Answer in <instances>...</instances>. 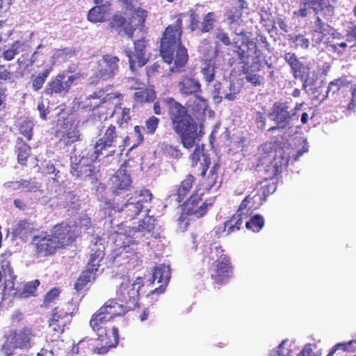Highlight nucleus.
<instances>
[{"label": "nucleus", "mask_w": 356, "mask_h": 356, "mask_svg": "<svg viewBox=\"0 0 356 356\" xmlns=\"http://www.w3.org/2000/svg\"><path fill=\"white\" fill-rule=\"evenodd\" d=\"M168 106V115L174 131L179 136L181 143L186 149L194 147L203 135L197 120H202L209 108L208 100L195 95L186 102V106L173 97L164 99Z\"/></svg>", "instance_id": "1"}, {"label": "nucleus", "mask_w": 356, "mask_h": 356, "mask_svg": "<svg viewBox=\"0 0 356 356\" xmlns=\"http://www.w3.org/2000/svg\"><path fill=\"white\" fill-rule=\"evenodd\" d=\"M117 1L122 8L129 12V14L119 11L115 13L109 19L108 27L119 35L132 38L138 28L145 26L148 11L140 6L139 0H117Z\"/></svg>", "instance_id": "2"}, {"label": "nucleus", "mask_w": 356, "mask_h": 356, "mask_svg": "<svg viewBox=\"0 0 356 356\" xmlns=\"http://www.w3.org/2000/svg\"><path fill=\"white\" fill-rule=\"evenodd\" d=\"M186 13H181L175 16V24L168 25L164 30L160 40V53L163 60L171 64L174 60V52L177 47L181 44L183 34V18Z\"/></svg>", "instance_id": "3"}, {"label": "nucleus", "mask_w": 356, "mask_h": 356, "mask_svg": "<svg viewBox=\"0 0 356 356\" xmlns=\"http://www.w3.org/2000/svg\"><path fill=\"white\" fill-rule=\"evenodd\" d=\"M121 94L111 93L103 99H99L95 93L88 99L86 108L92 111L93 114L99 118H112L118 114V109H121L122 103L116 99L121 97Z\"/></svg>", "instance_id": "4"}, {"label": "nucleus", "mask_w": 356, "mask_h": 356, "mask_svg": "<svg viewBox=\"0 0 356 356\" xmlns=\"http://www.w3.org/2000/svg\"><path fill=\"white\" fill-rule=\"evenodd\" d=\"M215 250L217 259L212 263L209 273L213 284L222 286L233 276L234 267L230 257L224 253L221 246L216 247Z\"/></svg>", "instance_id": "5"}, {"label": "nucleus", "mask_w": 356, "mask_h": 356, "mask_svg": "<svg viewBox=\"0 0 356 356\" xmlns=\"http://www.w3.org/2000/svg\"><path fill=\"white\" fill-rule=\"evenodd\" d=\"M143 285L142 277H138L131 282L128 277H123L116 289V298L119 302L125 304L126 308L133 310L138 306L139 291Z\"/></svg>", "instance_id": "6"}, {"label": "nucleus", "mask_w": 356, "mask_h": 356, "mask_svg": "<svg viewBox=\"0 0 356 356\" xmlns=\"http://www.w3.org/2000/svg\"><path fill=\"white\" fill-rule=\"evenodd\" d=\"M334 10V6L327 0H300V8L293 12V15L298 18H305L312 10L315 17H332Z\"/></svg>", "instance_id": "7"}, {"label": "nucleus", "mask_w": 356, "mask_h": 356, "mask_svg": "<svg viewBox=\"0 0 356 356\" xmlns=\"http://www.w3.org/2000/svg\"><path fill=\"white\" fill-rule=\"evenodd\" d=\"M203 193L199 194L198 191H194L186 199L183 204V211L188 216H193L197 218L204 216L213 207L216 197L203 200Z\"/></svg>", "instance_id": "8"}, {"label": "nucleus", "mask_w": 356, "mask_h": 356, "mask_svg": "<svg viewBox=\"0 0 356 356\" xmlns=\"http://www.w3.org/2000/svg\"><path fill=\"white\" fill-rule=\"evenodd\" d=\"M51 234L60 249H65L76 241L79 229L76 222L62 221L53 227Z\"/></svg>", "instance_id": "9"}, {"label": "nucleus", "mask_w": 356, "mask_h": 356, "mask_svg": "<svg viewBox=\"0 0 356 356\" xmlns=\"http://www.w3.org/2000/svg\"><path fill=\"white\" fill-rule=\"evenodd\" d=\"M147 43V41L145 38L138 39L134 41V51L130 48L124 49L132 72H135L137 69L143 67L148 63L149 57L146 54Z\"/></svg>", "instance_id": "10"}, {"label": "nucleus", "mask_w": 356, "mask_h": 356, "mask_svg": "<svg viewBox=\"0 0 356 356\" xmlns=\"http://www.w3.org/2000/svg\"><path fill=\"white\" fill-rule=\"evenodd\" d=\"M35 253L38 257H46L54 255L58 250L60 249L52 234L42 232L34 235L31 239Z\"/></svg>", "instance_id": "11"}, {"label": "nucleus", "mask_w": 356, "mask_h": 356, "mask_svg": "<svg viewBox=\"0 0 356 356\" xmlns=\"http://www.w3.org/2000/svg\"><path fill=\"white\" fill-rule=\"evenodd\" d=\"M79 78V74H72L65 79L63 74L58 73L47 83L44 93L50 97L54 95H64L70 91L74 83Z\"/></svg>", "instance_id": "12"}, {"label": "nucleus", "mask_w": 356, "mask_h": 356, "mask_svg": "<svg viewBox=\"0 0 356 356\" xmlns=\"http://www.w3.org/2000/svg\"><path fill=\"white\" fill-rule=\"evenodd\" d=\"M283 58L289 65L293 78L300 79L302 82L303 89H306L310 77V65L300 61L293 52H285Z\"/></svg>", "instance_id": "13"}, {"label": "nucleus", "mask_w": 356, "mask_h": 356, "mask_svg": "<svg viewBox=\"0 0 356 356\" xmlns=\"http://www.w3.org/2000/svg\"><path fill=\"white\" fill-rule=\"evenodd\" d=\"M298 107L290 109L288 102H275L273 104L270 115L279 129H284L289 126L293 117L296 115Z\"/></svg>", "instance_id": "14"}, {"label": "nucleus", "mask_w": 356, "mask_h": 356, "mask_svg": "<svg viewBox=\"0 0 356 356\" xmlns=\"http://www.w3.org/2000/svg\"><path fill=\"white\" fill-rule=\"evenodd\" d=\"M102 137L97 140L95 145L94 160H97L103 154L104 150L115 147L118 138H120L117 127L112 124L102 126Z\"/></svg>", "instance_id": "15"}, {"label": "nucleus", "mask_w": 356, "mask_h": 356, "mask_svg": "<svg viewBox=\"0 0 356 356\" xmlns=\"http://www.w3.org/2000/svg\"><path fill=\"white\" fill-rule=\"evenodd\" d=\"M270 193L269 185L257 186L254 192L246 196L239 204V210H256L266 201Z\"/></svg>", "instance_id": "16"}, {"label": "nucleus", "mask_w": 356, "mask_h": 356, "mask_svg": "<svg viewBox=\"0 0 356 356\" xmlns=\"http://www.w3.org/2000/svg\"><path fill=\"white\" fill-rule=\"evenodd\" d=\"M120 59L118 56L110 54L104 55L99 63V69L96 77L102 80L113 78L119 70Z\"/></svg>", "instance_id": "17"}, {"label": "nucleus", "mask_w": 356, "mask_h": 356, "mask_svg": "<svg viewBox=\"0 0 356 356\" xmlns=\"http://www.w3.org/2000/svg\"><path fill=\"white\" fill-rule=\"evenodd\" d=\"M92 330L99 334H118V328L113 324L108 316L99 309L90 321Z\"/></svg>", "instance_id": "18"}, {"label": "nucleus", "mask_w": 356, "mask_h": 356, "mask_svg": "<svg viewBox=\"0 0 356 356\" xmlns=\"http://www.w3.org/2000/svg\"><path fill=\"white\" fill-rule=\"evenodd\" d=\"M238 35H240L241 38L236 41L234 40L233 45L235 48V52L238 59L240 60L242 63L247 65L251 56V51L253 50L256 52L257 44L247 37L243 32L238 33Z\"/></svg>", "instance_id": "19"}, {"label": "nucleus", "mask_w": 356, "mask_h": 356, "mask_svg": "<svg viewBox=\"0 0 356 356\" xmlns=\"http://www.w3.org/2000/svg\"><path fill=\"white\" fill-rule=\"evenodd\" d=\"M55 136L58 138L59 142L65 146H69L80 140V134L77 127L70 121L64 122L56 131Z\"/></svg>", "instance_id": "20"}, {"label": "nucleus", "mask_w": 356, "mask_h": 356, "mask_svg": "<svg viewBox=\"0 0 356 356\" xmlns=\"http://www.w3.org/2000/svg\"><path fill=\"white\" fill-rule=\"evenodd\" d=\"M268 157H269L268 155L260 159L259 163L258 164V165H263L266 163L264 169L266 175L264 178L266 180L273 179L278 175L281 174L283 167L288 164V160L282 154L273 157V160L270 159L268 163L266 162Z\"/></svg>", "instance_id": "21"}, {"label": "nucleus", "mask_w": 356, "mask_h": 356, "mask_svg": "<svg viewBox=\"0 0 356 356\" xmlns=\"http://www.w3.org/2000/svg\"><path fill=\"white\" fill-rule=\"evenodd\" d=\"M29 335H8L2 346V350L8 356L12 355L17 349L30 348Z\"/></svg>", "instance_id": "22"}, {"label": "nucleus", "mask_w": 356, "mask_h": 356, "mask_svg": "<svg viewBox=\"0 0 356 356\" xmlns=\"http://www.w3.org/2000/svg\"><path fill=\"white\" fill-rule=\"evenodd\" d=\"M112 11V2L106 1L104 4L95 5L90 8L87 15V19L92 23L109 21L108 17Z\"/></svg>", "instance_id": "23"}, {"label": "nucleus", "mask_w": 356, "mask_h": 356, "mask_svg": "<svg viewBox=\"0 0 356 356\" xmlns=\"http://www.w3.org/2000/svg\"><path fill=\"white\" fill-rule=\"evenodd\" d=\"M119 335H98L92 344V353L97 355H104L111 348H115L118 343Z\"/></svg>", "instance_id": "24"}, {"label": "nucleus", "mask_w": 356, "mask_h": 356, "mask_svg": "<svg viewBox=\"0 0 356 356\" xmlns=\"http://www.w3.org/2000/svg\"><path fill=\"white\" fill-rule=\"evenodd\" d=\"M152 277L154 280H157V282L161 284L158 288L151 291V293L161 294L165 290L170 279V269L168 266L160 264L154 268Z\"/></svg>", "instance_id": "25"}, {"label": "nucleus", "mask_w": 356, "mask_h": 356, "mask_svg": "<svg viewBox=\"0 0 356 356\" xmlns=\"http://www.w3.org/2000/svg\"><path fill=\"white\" fill-rule=\"evenodd\" d=\"M131 183V179L127 170L120 168L112 179L111 188L113 193L116 195L121 194L124 191L129 189Z\"/></svg>", "instance_id": "26"}, {"label": "nucleus", "mask_w": 356, "mask_h": 356, "mask_svg": "<svg viewBox=\"0 0 356 356\" xmlns=\"http://www.w3.org/2000/svg\"><path fill=\"white\" fill-rule=\"evenodd\" d=\"M179 92L181 95L190 96L202 92L200 82L191 76H183L177 83Z\"/></svg>", "instance_id": "27"}, {"label": "nucleus", "mask_w": 356, "mask_h": 356, "mask_svg": "<svg viewBox=\"0 0 356 356\" xmlns=\"http://www.w3.org/2000/svg\"><path fill=\"white\" fill-rule=\"evenodd\" d=\"M118 301L117 298L115 299H109L99 308L100 312L102 311L112 321L113 317L124 314L131 310V309L126 308L125 304L123 302L120 303Z\"/></svg>", "instance_id": "28"}, {"label": "nucleus", "mask_w": 356, "mask_h": 356, "mask_svg": "<svg viewBox=\"0 0 356 356\" xmlns=\"http://www.w3.org/2000/svg\"><path fill=\"white\" fill-rule=\"evenodd\" d=\"M0 265H1V272L3 273L5 277H8L9 278L6 280L4 282L3 291L6 290L13 291L15 289V280L16 279V276L14 275V271L13 268L11 267L10 262L8 259V257L6 254H2L0 257Z\"/></svg>", "instance_id": "29"}, {"label": "nucleus", "mask_w": 356, "mask_h": 356, "mask_svg": "<svg viewBox=\"0 0 356 356\" xmlns=\"http://www.w3.org/2000/svg\"><path fill=\"white\" fill-rule=\"evenodd\" d=\"M196 181V178L191 174H188L185 178L181 181L177 186L176 193V201L179 203L184 201L186 197L191 193L193 185Z\"/></svg>", "instance_id": "30"}, {"label": "nucleus", "mask_w": 356, "mask_h": 356, "mask_svg": "<svg viewBox=\"0 0 356 356\" xmlns=\"http://www.w3.org/2000/svg\"><path fill=\"white\" fill-rule=\"evenodd\" d=\"M113 209L118 212L124 211L127 218L134 219L141 213L143 207L138 206V203L131 200V197H129L123 205L113 204Z\"/></svg>", "instance_id": "31"}, {"label": "nucleus", "mask_w": 356, "mask_h": 356, "mask_svg": "<svg viewBox=\"0 0 356 356\" xmlns=\"http://www.w3.org/2000/svg\"><path fill=\"white\" fill-rule=\"evenodd\" d=\"M104 247L102 245L101 248H92L90 254V257L86 268L89 269L90 271L96 273L99 267L101 266L105 253Z\"/></svg>", "instance_id": "32"}, {"label": "nucleus", "mask_w": 356, "mask_h": 356, "mask_svg": "<svg viewBox=\"0 0 356 356\" xmlns=\"http://www.w3.org/2000/svg\"><path fill=\"white\" fill-rule=\"evenodd\" d=\"M174 65L171 68L172 72H180L186 65L188 60L187 49L181 44L177 47Z\"/></svg>", "instance_id": "33"}, {"label": "nucleus", "mask_w": 356, "mask_h": 356, "mask_svg": "<svg viewBox=\"0 0 356 356\" xmlns=\"http://www.w3.org/2000/svg\"><path fill=\"white\" fill-rule=\"evenodd\" d=\"M138 91L134 94V99L138 104H145L154 102L156 95L154 90L149 87L136 88Z\"/></svg>", "instance_id": "34"}, {"label": "nucleus", "mask_w": 356, "mask_h": 356, "mask_svg": "<svg viewBox=\"0 0 356 356\" xmlns=\"http://www.w3.org/2000/svg\"><path fill=\"white\" fill-rule=\"evenodd\" d=\"M243 211L239 210V207L236 212L224 222L225 230L227 234H232L238 231L243 225Z\"/></svg>", "instance_id": "35"}, {"label": "nucleus", "mask_w": 356, "mask_h": 356, "mask_svg": "<svg viewBox=\"0 0 356 356\" xmlns=\"http://www.w3.org/2000/svg\"><path fill=\"white\" fill-rule=\"evenodd\" d=\"M16 149L17 152V162L22 165H26L28 158L31 156V148L21 138L16 140Z\"/></svg>", "instance_id": "36"}, {"label": "nucleus", "mask_w": 356, "mask_h": 356, "mask_svg": "<svg viewBox=\"0 0 356 356\" xmlns=\"http://www.w3.org/2000/svg\"><path fill=\"white\" fill-rule=\"evenodd\" d=\"M154 222L155 218L153 216H147L141 220L139 222L136 229L134 232L135 238H139L140 233H143L141 236H145V233L151 234V232L154 229Z\"/></svg>", "instance_id": "37"}, {"label": "nucleus", "mask_w": 356, "mask_h": 356, "mask_svg": "<svg viewBox=\"0 0 356 356\" xmlns=\"http://www.w3.org/2000/svg\"><path fill=\"white\" fill-rule=\"evenodd\" d=\"M71 174L76 178L82 179L86 177L92 178L95 175V172L94 166L91 164H76L72 168Z\"/></svg>", "instance_id": "38"}, {"label": "nucleus", "mask_w": 356, "mask_h": 356, "mask_svg": "<svg viewBox=\"0 0 356 356\" xmlns=\"http://www.w3.org/2000/svg\"><path fill=\"white\" fill-rule=\"evenodd\" d=\"M96 273L86 268L82 271L79 277L74 283V289L77 291H81L90 281L95 279Z\"/></svg>", "instance_id": "39"}, {"label": "nucleus", "mask_w": 356, "mask_h": 356, "mask_svg": "<svg viewBox=\"0 0 356 356\" xmlns=\"http://www.w3.org/2000/svg\"><path fill=\"white\" fill-rule=\"evenodd\" d=\"M201 154H202V156H203V161H202V163H201V167H202L201 176L204 177L207 173V171L208 170V168L211 164L210 157L207 155L202 154L198 147L195 148L193 153L191 154V157L192 161L193 163H195V164H197V162L200 159Z\"/></svg>", "instance_id": "40"}, {"label": "nucleus", "mask_w": 356, "mask_h": 356, "mask_svg": "<svg viewBox=\"0 0 356 356\" xmlns=\"http://www.w3.org/2000/svg\"><path fill=\"white\" fill-rule=\"evenodd\" d=\"M24 46V42L15 40L8 49H6L2 51L1 57L6 61H10L15 58V56L19 54V50Z\"/></svg>", "instance_id": "41"}, {"label": "nucleus", "mask_w": 356, "mask_h": 356, "mask_svg": "<svg viewBox=\"0 0 356 356\" xmlns=\"http://www.w3.org/2000/svg\"><path fill=\"white\" fill-rule=\"evenodd\" d=\"M130 197L131 200L138 203V206H141L143 208L145 203H149L151 202L152 194L149 190L143 188L139 191H136Z\"/></svg>", "instance_id": "42"}, {"label": "nucleus", "mask_w": 356, "mask_h": 356, "mask_svg": "<svg viewBox=\"0 0 356 356\" xmlns=\"http://www.w3.org/2000/svg\"><path fill=\"white\" fill-rule=\"evenodd\" d=\"M349 84V82L347 81L346 76H341L339 79H336L332 81H330L328 84L327 91H326V97H328L330 95L333 96L337 94L342 88L347 86Z\"/></svg>", "instance_id": "43"}, {"label": "nucleus", "mask_w": 356, "mask_h": 356, "mask_svg": "<svg viewBox=\"0 0 356 356\" xmlns=\"http://www.w3.org/2000/svg\"><path fill=\"white\" fill-rule=\"evenodd\" d=\"M288 40L294 44L296 49H307L310 45V41L309 38L304 34H289Z\"/></svg>", "instance_id": "44"}, {"label": "nucleus", "mask_w": 356, "mask_h": 356, "mask_svg": "<svg viewBox=\"0 0 356 356\" xmlns=\"http://www.w3.org/2000/svg\"><path fill=\"white\" fill-rule=\"evenodd\" d=\"M32 229L31 225L26 220H19L13 229V235L24 239Z\"/></svg>", "instance_id": "45"}, {"label": "nucleus", "mask_w": 356, "mask_h": 356, "mask_svg": "<svg viewBox=\"0 0 356 356\" xmlns=\"http://www.w3.org/2000/svg\"><path fill=\"white\" fill-rule=\"evenodd\" d=\"M53 67H49L43 70V71L35 76L32 79V88L34 91H38L41 89L50 73L52 72Z\"/></svg>", "instance_id": "46"}, {"label": "nucleus", "mask_w": 356, "mask_h": 356, "mask_svg": "<svg viewBox=\"0 0 356 356\" xmlns=\"http://www.w3.org/2000/svg\"><path fill=\"white\" fill-rule=\"evenodd\" d=\"M39 285L38 280L31 281L24 285L22 291L15 292L14 295L19 298H28L34 294Z\"/></svg>", "instance_id": "47"}, {"label": "nucleus", "mask_w": 356, "mask_h": 356, "mask_svg": "<svg viewBox=\"0 0 356 356\" xmlns=\"http://www.w3.org/2000/svg\"><path fill=\"white\" fill-rule=\"evenodd\" d=\"M162 150L166 156L172 159L179 160L183 156V153L179 145H173L170 143H163L162 144Z\"/></svg>", "instance_id": "48"}, {"label": "nucleus", "mask_w": 356, "mask_h": 356, "mask_svg": "<svg viewBox=\"0 0 356 356\" xmlns=\"http://www.w3.org/2000/svg\"><path fill=\"white\" fill-rule=\"evenodd\" d=\"M265 220L262 216L255 214L245 222V227L253 232H259L264 226Z\"/></svg>", "instance_id": "49"}, {"label": "nucleus", "mask_w": 356, "mask_h": 356, "mask_svg": "<svg viewBox=\"0 0 356 356\" xmlns=\"http://www.w3.org/2000/svg\"><path fill=\"white\" fill-rule=\"evenodd\" d=\"M216 22V14L213 12H209L204 15L201 23L200 29V33H205L211 31L214 26Z\"/></svg>", "instance_id": "50"}, {"label": "nucleus", "mask_w": 356, "mask_h": 356, "mask_svg": "<svg viewBox=\"0 0 356 356\" xmlns=\"http://www.w3.org/2000/svg\"><path fill=\"white\" fill-rule=\"evenodd\" d=\"M201 74L208 83L215 79V65L211 60L207 61L201 69Z\"/></svg>", "instance_id": "51"}, {"label": "nucleus", "mask_w": 356, "mask_h": 356, "mask_svg": "<svg viewBox=\"0 0 356 356\" xmlns=\"http://www.w3.org/2000/svg\"><path fill=\"white\" fill-rule=\"evenodd\" d=\"M33 124L29 120L22 122L19 126V131L27 140H31L33 137Z\"/></svg>", "instance_id": "52"}, {"label": "nucleus", "mask_w": 356, "mask_h": 356, "mask_svg": "<svg viewBox=\"0 0 356 356\" xmlns=\"http://www.w3.org/2000/svg\"><path fill=\"white\" fill-rule=\"evenodd\" d=\"M159 122L160 120L157 117L152 115L145 120V127H143V129L147 134L153 135L155 134Z\"/></svg>", "instance_id": "53"}, {"label": "nucleus", "mask_w": 356, "mask_h": 356, "mask_svg": "<svg viewBox=\"0 0 356 356\" xmlns=\"http://www.w3.org/2000/svg\"><path fill=\"white\" fill-rule=\"evenodd\" d=\"M130 112V108L126 107L118 109V114L116 115V123L119 127H123L124 124H128L131 120Z\"/></svg>", "instance_id": "54"}, {"label": "nucleus", "mask_w": 356, "mask_h": 356, "mask_svg": "<svg viewBox=\"0 0 356 356\" xmlns=\"http://www.w3.org/2000/svg\"><path fill=\"white\" fill-rule=\"evenodd\" d=\"M341 349L343 351L356 352V341L350 340L348 342L339 343L333 348L332 351L330 352L327 356H332L334 351Z\"/></svg>", "instance_id": "55"}, {"label": "nucleus", "mask_w": 356, "mask_h": 356, "mask_svg": "<svg viewBox=\"0 0 356 356\" xmlns=\"http://www.w3.org/2000/svg\"><path fill=\"white\" fill-rule=\"evenodd\" d=\"M243 72V74H246L245 80L253 86L257 87L261 85L263 81V77L261 76L250 72L248 67H244Z\"/></svg>", "instance_id": "56"}, {"label": "nucleus", "mask_w": 356, "mask_h": 356, "mask_svg": "<svg viewBox=\"0 0 356 356\" xmlns=\"http://www.w3.org/2000/svg\"><path fill=\"white\" fill-rule=\"evenodd\" d=\"M49 327L51 328L52 331L62 334L65 331V321L58 318H54V316H51Z\"/></svg>", "instance_id": "57"}, {"label": "nucleus", "mask_w": 356, "mask_h": 356, "mask_svg": "<svg viewBox=\"0 0 356 356\" xmlns=\"http://www.w3.org/2000/svg\"><path fill=\"white\" fill-rule=\"evenodd\" d=\"M330 28L331 27L329 24L323 22L320 16L315 17L314 22L312 27V31L329 33Z\"/></svg>", "instance_id": "58"}, {"label": "nucleus", "mask_w": 356, "mask_h": 356, "mask_svg": "<svg viewBox=\"0 0 356 356\" xmlns=\"http://www.w3.org/2000/svg\"><path fill=\"white\" fill-rule=\"evenodd\" d=\"M60 292V289L56 287L49 290L44 297L42 305L46 307H49L51 303L59 296Z\"/></svg>", "instance_id": "59"}, {"label": "nucleus", "mask_w": 356, "mask_h": 356, "mask_svg": "<svg viewBox=\"0 0 356 356\" xmlns=\"http://www.w3.org/2000/svg\"><path fill=\"white\" fill-rule=\"evenodd\" d=\"M20 183V190L26 192H36L40 188L38 183L30 180L22 179Z\"/></svg>", "instance_id": "60"}, {"label": "nucleus", "mask_w": 356, "mask_h": 356, "mask_svg": "<svg viewBox=\"0 0 356 356\" xmlns=\"http://www.w3.org/2000/svg\"><path fill=\"white\" fill-rule=\"evenodd\" d=\"M220 168V165L218 163H215L211 170L209 171L208 177H207V181H208V186L211 188L214 186L216 183L218 178V170Z\"/></svg>", "instance_id": "61"}, {"label": "nucleus", "mask_w": 356, "mask_h": 356, "mask_svg": "<svg viewBox=\"0 0 356 356\" xmlns=\"http://www.w3.org/2000/svg\"><path fill=\"white\" fill-rule=\"evenodd\" d=\"M138 244V241L128 238L127 243L124 242L123 249L127 253L135 254L137 253Z\"/></svg>", "instance_id": "62"}, {"label": "nucleus", "mask_w": 356, "mask_h": 356, "mask_svg": "<svg viewBox=\"0 0 356 356\" xmlns=\"http://www.w3.org/2000/svg\"><path fill=\"white\" fill-rule=\"evenodd\" d=\"M312 42L314 47L319 45L328 33L311 30Z\"/></svg>", "instance_id": "63"}, {"label": "nucleus", "mask_w": 356, "mask_h": 356, "mask_svg": "<svg viewBox=\"0 0 356 356\" xmlns=\"http://www.w3.org/2000/svg\"><path fill=\"white\" fill-rule=\"evenodd\" d=\"M242 15L240 10L236 9V7L227 11L226 16L229 24L235 23L238 19Z\"/></svg>", "instance_id": "64"}]
</instances>
